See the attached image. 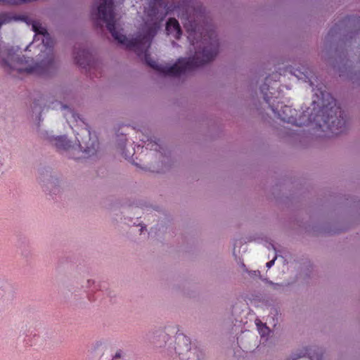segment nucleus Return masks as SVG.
<instances>
[{
    "instance_id": "nucleus-14",
    "label": "nucleus",
    "mask_w": 360,
    "mask_h": 360,
    "mask_svg": "<svg viewBox=\"0 0 360 360\" xmlns=\"http://www.w3.org/2000/svg\"><path fill=\"white\" fill-rule=\"evenodd\" d=\"M276 259V256H275L273 259H271V261H269L266 263V267L269 269L271 268L274 264Z\"/></svg>"
},
{
    "instance_id": "nucleus-7",
    "label": "nucleus",
    "mask_w": 360,
    "mask_h": 360,
    "mask_svg": "<svg viewBox=\"0 0 360 360\" xmlns=\"http://www.w3.org/2000/svg\"><path fill=\"white\" fill-rule=\"evenodd\" d=\"M166 31L168 35L179 39L181 34L179 22L174 18H170L167 22Z\"/></svg>"
},
{
    "instance_id": "nucleus-11",
    "label": "nucleus",
    "mask_w": 360,
    "mask_h": 360,
    "mask_svg": "<svg viewBox=\"0 0 360 360\" xmlns=\"http://www.w3.org/2000/svg\"><path fill=\"white\" fill-rule=\"evenodd\" d=\"M126 359L127 353L122 349H118L112 355L111 360H126Z\"/></svg>"
},
{
    "instance_id": "nucleus-15",
    "label": "nucleus",
    "mask_w": 360,
    "mask_h": 360,
    "mask_svg": "<svg viewBox=\"0 0 360 360\" xmlns=\"http://www.w3.org/2000/svg\"><path fill=\"white\" fill-rule=\"evenodd\" d=\"M313 105H314V109L315 110V108H316V107H315L316 103H314Z\"/></svg>"
},
{
    "instance_id": "nucleus-5",
    "label": "nucleus",
    "mask_w": 360,
    "mask_h": 360,
    "mask_svg": "<svg viewBox=\"0 0 360 360\" xmlns=\"http://www.w3.org/2000/svg\"><path fill=\"white\" fill-rule=\"evenodd\" d=\"M328 103H317L320 107L319 112L321 115H316L311 118L310 122H316L320 127L327 125V127L333 134L337 135L343 131L345 128V120L342 117V112L337 105L335 100L329 94L326 95Z\"/></svg>"
},
{
    "instance_id": "nucleus-13",
    "label": "nucleus",
    "mask_w": 360,
    "mask_h": 360,
    "mask_svg": "<svg viewBox=\"0 0 360 360\" xmlns=\"http://www.w3.org/2000/svg\"><path fill=\"white\" fill-rule=\"evenodd\" d=\"M147 146L150 147L151 150H158L159 145L155 142H149L148 143H147Z\"/></svg>"
},
{
    "instance_id": "nucleus-3",
    "label": "nucleus",
    "mask_w": 360,
    "mask_h": 360,
    "mask_svg": "<svg viewBox=\"0 0 360 360\" xmlns=\"http://www.w3.org/2000/svg\"><path fill=\"white\" fill-rule=\"evenodd\" d=\"M81 134L85 136L79 144L72 145L65 136H51L49 138L51 143L58 150L66 151L69 156L74 159L91 157L96 154L99 143L98 138L92 134L88 127L82 128Z\"/></svg>"
},
{
    "instance_id": "nucleus-6",
    "label": "nucleus",
    "mask_w": 360,
    "mask_h": 360,
    "mask_svg": "<svg viewBox=\"0 0 360 360\" xmlns=\"http://www.w3.org/2000/svg\"><path fill=\"white\" fill-rule=\"evenodd\" d=\"M32 27V30L35 32V39L37 38L38 40H41L43 46L46 48L49 54L51 52V48L53 44V41L47 32L46 29L38 21L33 22Z\"/></svg>"
},
{
    "instance_id": "nucleus-12",
    "label": "nucleus",
    "mask_w": 360,
    "mask_h": 360,
    "mask_svg": "<svg viewBox=\"0 0 360 360\" xmlns=\"http://www.w3.org/2000/svg\"><path fill=\"white\" fill-rule=\"evenodd\" d=\"M79 56H77L75 59H76V61L78 64H79L80 65H84V62L83 61V59H81V58H79V57H82L84 58V60H86L88 57V54L86 51H80L79 53H77Z\"/></svg>"
},
{
    "instance_id": "nucleus-10",
    "label": "nucleus",
    "mask_w": 360,
    "mask_h": 360,
    "mask_svg": "<svg viewBox=\"0 0 360 360\" xmlns=\"http://www.w3.org/2000/svg\"><path fill=\"white\" fill-rule=\"evenodd\" d=\"M65 116L68 121L72 119L76 122L84 123L79 116L77 113L72 111L70 109H68V112L65 114Z\"/></svg>"
},
{
    "instance_id": "nucleus-9",
    "label": "nucleus",
    "mask_w": 360,
    "mask_h": 360,
    "mask_svg": "<svg viewBox=\"0 0 360 360\" xmlns=\"http://www.w3.org/2000/svg\"><path fill=\"white\" fill-rule=\"evenodd\" d=\"M255 324L257 328L258 333L262 338H266L270 333V329L264 324L260 320L256 319Z\"/></svg>"
},
{
    "instance_id": "nucleus-1",
    "label": "nucleus",
    "mask_w": 360,
    "mask_h": 360,
    "mask_svg": "<svg viewBox=\"0 0 360 360\" xmlns=\"http://www.w3.org/2000/svg\"><path fill=\"white\" fill-rule=\"evenodd\" d=\"M98 15L107 24L113 38L139 56L144 54L146 63L159 72L179 76L212 60L218 52L215 31L195 21L185 19L188 39L195 51L193 58L179 59L172 66L158 64L147 53L152 39L157 34L164 18L171 11L164 6L162 0H101Z\"/></svg>"
},
{
    "instance_id": "nucleus-4",
    "label": "nucleus",
    "mask_w": 360,
    "mask_h": 360,
    "mask_svg": "<svg viewBox=\"0 0 360 360\" xmlns=\"http://www.w3.org/2000/svg\"><path fill=\"white\" fill-rule=\"evenodd\" d=\"M0 55L2 67L7 71L18 73L43 75L49 71L53 63L52 57L49 56L40 63L31 65L32 60L19 58L13 50H5Z\"/></svg>"
},
{
    "instance_id": "nucleus-2",
    "label": "nucleus",
    "mask_w": 360,
    "mask_h": 360,
    "mask_svg": "<svg viewBox=\"0 0 360 360\" xmlns=\"http://www.w3.org/2000/svg\"><path fill=\"white\" fill-rule=\"evenodd\" d=\"M153 346L160 349L162 355L172 360H203V352L193 345L191 339L184 333H179L172 338L166 330L154 333L152 340Z\"/></svg>"
},
{
    "instance_id": "nucleus-8",
    "label": "nucleus",
    "mask_w": 360,
    "mask_h": 360,
    "mask_svg": "<svg viewBox=\"0 0 360 360\" xmlns=\"http://www.w3.org/2000/svg\"><path fill=\"white\" fill-rule=\"evenodd\" d=\"M296 114V110L291 108L290 106L285 105L281 111V113L278 112V117L283 121L292 123L294 124H297L296 119L295 117V115Z\"/></svg>"
}]
</instances>
